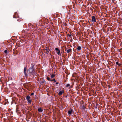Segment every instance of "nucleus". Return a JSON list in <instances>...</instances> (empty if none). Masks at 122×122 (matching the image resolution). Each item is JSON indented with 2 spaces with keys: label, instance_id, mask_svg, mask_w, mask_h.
Instances as JSON below:
<instances>
[{
  "label": "nucleus",
  "instance_id": "1",
  "mask_svg": "<svg viewBox=\"0 0 122 122\" xmlns=\"http://www.w3.org/2000/svg\"><path fill=\"white\" fill-rule=\"evenodd\" d=\"M49 51L50 50L49 48L48 47H46V48L44 50V51L46 54H48L49 53Z\"/></svg>",
  "mask_w": 122,
  "mask_h": 122
},
{
  "label": "nucleus",
  "instance_id": "2",
  "mask_svg": "<svg viewBox=\"0 0 122 122\" xmlns=\"http://www.w3.org/2000/svg\"><path fill=\"white\" fill-rule=\"evenodd\" d=\"M58 55H60V51L58 48H56L55 49Z\"/></svg>",
  "mask_w": 122,
  "mask_h": 122
},
{
  "label": "nucleus",
  "instance_id": "3",
  "mask_svg": "<svg viewBox=\"0 0 122 122\" xmlns=\"http://www.w3.org/2000/svg\"><path fill=\"white\" fill-rule=\"evenodd\" d=\"M73 110L71 109L68 111V113L70 115L73 113Z\"/></svg>",
  "mask_w": 122,
  "mask_h": 122
},
{
  "label": "nucleus",
  "instance_id": "4",
  "mask_svg": "<svg viewBox=\"0 0 122 122\" xmlns=\"http://www.w3.org/2000/svg\"><path fill=\"white\" fill-rule=\"evenodd\" d=\"M64 91L63 90L60 91L58 93V95L60 96H61L62 95V94L64 93Z\"/></svg>",
  "mask_w": 122,
  "mask_h": 122
},
{
  "label": "nucleus",
  "instance_id": "5",
  "mask_svg": "<svg viewBox=\"0 0 122 122\" xmlns=\"http://www.w3.org/2000/svg\"><path fill=\"white\" fill-rule=\"evenodd\" d=\"M92 20L93 22H96V19L95 17L94 16H93L92 17Z\"/></svg>",
  "mask_w": 122,
  "mask_h": 122
},
{
  "label": "nucleus",
  "instance_id": "6",
  "mask_svg": "<svg viewBox=\"0 0 122 122\" xmlns=\"http://www.w3.org/2000/svg\"><path fill=\"white\" fill-rule=\"evenodd\" d=\"M72 50L71 49H69L67 50L66 51V50L65 49V51H66V52L67 53H69L71 52Z\"/></svg>",
  "mask_w": 122,
  "mask_h": 122
},
{
  "label": "nucleus",
  "instance_id": "7",
  "mask_svg": "<svg viewBox=\"0 0 122 122\" xmlns=\"http://www.w3.org/2000/svg\"><path fill=\"white\" fill-rule=\"evenodd\" d=\"M38 111L39 112H42L43 111V110L41 108H40L38 109Z\"/></svg>",
  "mask_w": 122,
  "mask_h": 122
},
{
  "label": "nucleus",
  "instance_id": "8",
  "mask_svg": "<svg viewBox=\"0 0 122 122\" xmlns=\"http://www.w3.org/2000/svg\"><path fill=\"white\" fill-rule=\"evenodd\" d=\"M77 49L78 50V51H79L81 50V47L80 46H78L77 47Z\"/></svg>",
  "mask_w": 122,
  "mask_h": 122
},
{
  "label": "nucleus",
  "instance_id": "9",
  "mask_svg": "<svg viewBox=\"0 0 122 122\" xmlns=\"http://www.w3.org/2000/svg\"><path fill=\"white\" fill-rule=\"evenodd\" d=\"M30 99V97L29 96H27L26 97V99L27 100Z\"/></svg>",
  "mask_w": 122,
  "mask_h": 122
},
{
  "label": "nucleus",
  "instance_id": "10",
  "mask_svg": "<svg viewBox=\"0 0 122 122\" xmlns=\"http://www.w3.org/2000/svg\"><path fill=\"white\" fill-rule=\"evenodd\" d=\"M27 101L29 103H31V101L30 100V99H29V100H27Z\"/></svg>",
  "mask_w": 122,
  "mask_h": 122
},
{
  "label": "nucleus",
  "instance_id": "11",
  "mask_svg": "<svg viewBox=\"0 0 122 122\" xmlns=\"http://www.w3.org/2000/svg\"><path fill=\"white\" fill-rule=\"evenodd\" d=\"M55 75L54 74H52L51 76V77L52 78H54L55 76Z\"/></svg>",
  "mask_w": 122,
  "mask_h": 122
},
{
  "label": "nucleus",
  "instance_id": "12",
  "mask_svg": "<svg viewBox=\"0 0 122 122\" xmlns=\"http://www.w3.org/2000/svg\"><path fill=\"white\" fill-rule=\"evenodd\" d=\"M70 84H67V85L66 86V87H68L69 86V88H70Z\"/></svg>",
  "mask_w": 122,
  "mask_h": 122
},
{
  "label": "nucleus",
  "instance_id": "13",
  "mask_svg": "<svg viewBox=\"0 0 122 122\" xmlns=\"http://www.w3.org/2000/svg\"><path fill=\"white\" fill-rule=\"evenodd\" d=\"M26 68L25 67L24 68V72H25L26 71Z\"/></svg>",
  "mask_w": 122,
  "mask_h": 122
},
{
  "label": "nucleus",
  "instance_id": "14",
  "mask_svg": "<svg viewBox=\"0 0 122 122\" xmlns=\"http://www.w3.org/2000/svg\"><path fill=\"white\" fill-rule=\"evenodd\" d=\"M51 81H54V82H55L56 81L55 79H54L53 80H51Z\"/></svg>",
  "mask_w": 122,
  "mask_h": 122
},
{
  "label": "nucleus",
  "instance_id": "15",
  "mask_svg": "<svg viewBox=\"0 0 122 122\" xmlns=\"http://www.w3.org/2000/svg\"><path fill=\"white\" fill-rule=\"evenodd\" d=\"M24 74H25V76H27V74H26V71H25V72H24Z\"/></svg>",
  "mask_w": 122,
  "mask_h": 122
},
{
  "label": "nucleus",
  "instance_id": "16",
  "mask_svg": "<svg viewBox=\"0 0 122 122\" xmlns=\"http://www.w3.org/2000/svg\"><path fill=\"white\" fill-rule=\"evenodd\" d=\"M47 79L48 81H49L50 80V78L49 77H47Z\"/></svg>",
  "mask_w": 122,
  "mask_h": 122
},
{
  "label": "nucleus",
  "instance_id": "17",
  "mask_svg": "<svg viewBox=\"0 0 122 122\" xmlns=\"http://www.w3.org/2000/svg\"><path fill=\"white\" fill-rule=\"evenodd\" d=\"M34 66V65H32V66L31 67V69H33V68Z\"/></svg>",
  "mask_w": 122,
  "mask_h": 122
},
{
  "label": "nucleus",
  "instance_id": "18",
  "mask_svg": "<svg viewBox=\"0 0 122 122\" xmlns=\"http://www.w3.org/2000/svg\"><path fill=\"white\" fill-rule=\"evenodd\" d=\"M116 64L119 65L118 64V62H117L116 63Z\"/></svg>",
  "mask_w": 122,
  "mask_h": 122
},
{
  "label": "nucleus",
  "instance_id": "19",
  "mask_svg": "<svg viewBox=\"0 0 122 122\" xmlns=\"http://www.w3.org/2000/svg\"><path fill=\"white\" fill-rule=\"evenodd\" d=\"M7 51L6 50H5L4 51V52L5 53H7Z\"/></svg>",
  "mask_w": 122,
  "mask_h": 122
},
{
  "label": "nucleus",
  "instance_id": "20",
  "mask_svg": "<svg viewBox=\"0 0 122 122\" xmlns=\"http://www.w3.org/2000/svg\"><path fill=\"white\" fill-rule=\"evenodd\" d=\"M34 94V93H32L31 94V95H33Z\"/></svg>",
  "mask_w": 122,
  "mask_h": 122
},
{
  "label": "nucleus",
  "instance_id": "21",
  "mask_svg": "<svg viewBox=\"0 0 122 122\" xmlns=\"http://www.w3.org/2000/svg\"><path fill=\"white\" fill-rule=\"evenodd\" d=\"M69 37H70L71 36V34H69Z\"/></svg>",
  "mask_w": 122,
  "mask_h": 122
},
{
  "label": "nucleus",
  "instance_id": "22",
  "mask_svg": "<svg viewBox=\"0 0 122 122\" xmlns=\"http://www.w3.org/2000/svg\"><path fill=\"white\" fill-rule=\"evenodd\" d=\"M56 84H58V82H57L56 83Z\"/></svg>",
  "mask_w": 122,
  "mask_h": 122
}]
</instances>
